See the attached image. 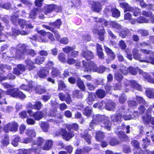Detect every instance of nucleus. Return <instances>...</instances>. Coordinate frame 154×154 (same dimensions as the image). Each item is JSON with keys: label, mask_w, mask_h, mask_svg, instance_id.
I'll return each mask as SVG.
<instances>
[{"label": "nucleus", "mask_w": 154, "mask_h": 154, "mask_svg": "<svg viewBox=\"0 0 154 154\" xmlns=\"http://www.w3.org/2000/svg\"><path fill=\"white\" fill-rule=\"evenodd\" d=\"M66 128L67 131L65 128H60L59 134L62 136L63 139L68 141L75 136L74 132L72 130L77 131L79 129V126L78 124L74 123L66 125Z\"/></svg>", "instance_id": "1"}, {"label": "nucleus", "mask_w": 154, "mask_h": 154, "mask_svg": "<svg viewBox=\"0 0 154 154\" xmlns=\"http://www.w3.org/2000/svg\"><path fill=\"white\" fill-rule=\"evenodd\" d=\"M91 123L95 125L99 124L102 127L110 130L111 124L108 117L104 115L99 114L94 115L92 117Z\"/></svg>", "instance_id": "2"}, {"label": "nucleus", "mask_w": 154, "mask_h": 154, "mask_svg": "<svg viewBox=\"0 0 154 154\" xmlns=\"http://www.w3.org/2000/svg\"><path fill=\"white\" fill-rule=\"evenodd\" d=\"M62 23L60 19H57L54 22H50L48 23L50 26L46 25H43V26L45 28L51 31L55 35L58 33L57 30L56 29H59L60 26L62 24Z\"/></svg>", "instance_id": "3"}, {"label": "nucleus", "mask_w": 154, "mask_h": 154, "mask_svg": "<svg viewBox=\"0 0 154 154\" xmlns=\"http://www.w3.org/2000/svg\"><path fill=\"white\" fill-rule=\"evenodd\" d=\"M7 95L16 98L24 100L26 97V95L22 91H20L18 88H14L8 89L6 91Z\"/></svg>", "instance_id": "4"}, {"label": "nucleus", "mask_w": 154, "mask_h": 154, "mask_svg": "<svg viewBox=\"0 0 154 154\" xmlns=\"http://www.w3.org/2000/svg\"><path fill=\"white\" fill-rule=\"evenodd\" d=\"M26 49L25 47V44H23L21 46L16 48L14 56L13 57L18 60L24 59L25 52Z\"/></svg>", "instance_id": "5"}, {"label": "nucleus", "mask_w": 154, "mask_h": 154, "mask_svg": "<svg viewBox=\"0 0 154 154\" xmlns=\"http://www.w3.org/2000/svg\"><path fill=\"white\" fill-rule=\"evenodd\" d=\"M18 127L17 123L13 121L12 122L7 123L3 127V131L5 133H8L9 131L16 132Z\"/></svg>", "instance_id": "6"}, {"label": "nucleus", "mask_w": 154, "mask_h": 154, "mask_svg": "<svg viewBox=\"0 0 154 154\" xmlns=\"http://www.w3.org/2000/svg\"><path fill=\"white\" fill-rule=\"evenodd\" d=\"M83 66L85 67V71L87 72H96L97 65L93 61H91L88 63L84 60L82 61Z\"/></svg>", "instance_id": "7"}, {"label": "nucleus", "mask_w": 154, "mask_h": 154, "mask_svg": "<svg viewBox=\"0 0 154 154\" xmlns=\"http://www.w3.org/2000/svg\"><path fill=\"white\" fill-rule=\"evenodd\" d=\"M27 112L30 117H33L36 121H39L41 119L44 115L42 111H37L33 112L32 110L29 109L27 110Z\"/></svg>", "instance_id": "8"}, {"label": "nucleus", "mask_w": 154, "mask_h": 154, "mask_svg": "<svg viewBox=\"0 0 154 154\" xmlns=\"http://www.w3.org/2000/svg\"><path fill=\"white\" fill-rule=\"evenodd\" d=\"M92 31L94 34L98 35V38L101 41L103 42L104 40V35L106 34V31L103 27L100 29L93 28Z\"/></svg>", "instance_id": "9"}, {"label": "nucleus", "mask_w": 154, "mask_h": 154, "mask_svg": "<svg viewBox=\"0 0 154 154\" xmlns=\"http://www.w3.org/2000/svg\"><path fill=\"white\" fill-rule=\"evenodd\" d=\"M80 136L81 138L83 139L88 144H91L92 137L89 134V131L86 129L84 130L80 133Z\"/></svg>", "instance_id": "10"}, {"label": "nucleus", "mask_w": 154, "mask_h": 154, "mask_svg": "<svg viewBox=\"0 0 154 154\" xmlns=\"http://www.w3.org/2000/svg\"><path fill=\"white\" fill-rule=\"evenodd\" d=\"M49 74V70L46 67H41L37 72V75L41 79H45Z\"/></svg>", "instance_id": "11"}, {"label": "nucleus", "mask_w": 154, "mask_h": 154, "mask_svg": "<svg viewBox=\"0 0 154 154\" xmlns=\"http://www.w3.org/2000/svg\"><path fill=\"white\" fill-rule=\"evenodd\" d=\"M26 69L25 66L23 64H19L17 65V67L13 69V73L17 75H19L24 72Z\"/></svg>", "instance_id": "12"}, {"label": "nucleus", "mask_w": 154, "mask_h": 154, "mask_svg": "<svg viewBox=\"0 0 154 154\" xmlns=\"http://www.w3.org/2000/svg\"><path fill=\"white\" fill-rule=\"evenodd\" d=\"M40 11L46 15L51 14L53 12V4L45 5L42 8L40 9Z\"/></svg>", "instance_id": "13"}, {"label": "nucleus", "mask_w": 154, "mask_h": 154, "mask_svg": "<svg viewBox=\"0 0 154 154\" xmlns=\"http://www.w3.org/2000/svg\"><path fill=\"white\" fill-rule=\"evenodd\" d=\"M82 54V56L88 61L92 60L94 58L93 53L91 51L88 50L83 51Z\"/></svg>", "instance_id": "14"}, {"label": "nucleus", "mask_w": 154, "mask_h": 154, "mask_svg": "<svg viewBox=\"0 0 154 154\" xmlns=\"http://www.w3.org/2000/svg\"><path fill=\"white\" fill-rule=\"evenodd\" d=\"M93 20L94 22L96 23L97 24H101L103 25L104 24V26L107 27L108 25H109L110 22L107 21L104 18L102 17L98 18L97 17H92Z\"/></svg>", "instance_id": "15"}, {"label": "nucleus", "mask_w": 154, "mask_h": 154, "mask_svg": "<svg viewBox=\"0 0 154 154\" xmlns=\"http://www.w3.org/2000/svg\"><path fill=\"white\" fill-rule=\"evenodd\" d=\"M57 111L55 109H51L49 112L48 116L54 117L57 119H61L63 115L60 113H57Z\"/></svg>", "instance_id": "16"}, {"label": "nucleus", "mask_w": 154, "mask_h": 154, "mask_svg": "<svg viewBox=\"0 0 154 154\" xmlns=\"http://www.w3.org/2000/svg\"><path fill=\"white\" fill-rule=\"evenodd\" d=\"M96 51L97 54L100 59H104V54L103 51V48L101 45L98 43L96 44Z\"/></svg>", "instance_id": "17"}, {"label": "nucleus", "mask_w": 154, "mask_h": 154, "mask_svg": "<svg viewBox=\"0 0 154 154\" xmlns=\"http://www.w3.org/2000/svg\"><path fill=\"white\" fill-rule=\"evenodd\" d=\"M91 8L92 11L99 13L102 9V5L100 2H94L91 5Z\"/></svg>", "instance_id": "18"}, {"label": "nucleus", "mask_w": 154, "mask_h": 154, "mask_svg": "<svg viewBox=\"0 0 154 154\" xmlns=\"http://www.w3.org/2000/svg\"><path fill=\"white\" fill-rule=\"evenodd\" d=\"M38 149V147H31L27 149H22L19 150L18 154H31L32 152H35Z\"/></svg>", "instance_id": "19"}, {"label": "nucleus", "mask_w": 154, "mask_h": 154, "mask_svg": "<svg viewBox=\"0 0 154 154\" xmlns=\"http://www.w3.org/2000/svg\"><path fill=\"white\" fill-rule=\"evenodd\" d=\"M53 141L50 139L46 140L42 147V149L45 150H49L52 148L53 146Z\"/></svg>", "instance_id": "20"}, {"label": "nucleus", "mask_w": 154, "mask_h": 154, "mask_svg": "<svg viewBox=\"0 0 154 154\" xmlns=\"http://www.w3.org/2000/svg\"><path fill=\"white\" fill-rule=\"evenodd\" d=\"M137 2H139L140 3V6L142 8H147V9L148 10H153L154 5L152 4H147L145 3L144 2V0H135Z\"/></svg>", "instance_id": "21"}, {"label": "nucleus", "mask_w": 154, "mask_h": 154, "mask_svg": "<svg viewBox=\"0 0 154 154\" xmlns=\"http://www.w3.org/2000/svg\"><path fill=\"white\" fill-rule=\"evenodd\" d=\"M104 48L106 54L111 60H114L116 57V55L112 50L106 46H104Z\"/></svg>", "instance_id": "22"}, {"label": "nucleus", "mask_w": 154, "mask_h": 154, "mask_svg": "<svg viewBox=\"0 0 154 154\" xmlns=\"http://www.w3.org/2000/svg\"><path fill=\"white\" fill-rule=\"evenodd\" d=\"M26 69L29 71H31L36 68L34 65V63L30 59H28L25 60Z\"/></svg>", "instance_id": "23"}, {"label": "nucleus", "mask_w": 154, "mask_h": 154, "mask_svg": "<svg viewBox=\"0 0 154 154\" xmlns=\"http://www.w3.org/2000/svg\"><path fill=\"white\" fill-rule=\"evenodd\" d=\"M139 73H141L143 77L148 82L154 84V78H152L149 74L143 72L142 70L140 71Z\"/></svg>", "instance_id": "24"}, {"label": "nucleus", "mask_w": 154, "mask_h": 154, "mask_svg": "<svg viewBox=\"0 0 154 154\" xmlns=\"http://www.w3.org/2000/svg\"><path fill=\"white\" fill-rule=\"evenodd\" d=\"M122 116L121 114L117 113L112 115L110 116L111 120L113 122H121Z\"/></svg>", "instance_id": "25"}, {"label": "nucleus", "mask_w": 154, "mask_h": 154, "mask_svg": "<svg viewBox=\"0 0 154 154\" xmlns=\"http://www.w3.org/2000/svg\"><path fill=\"white\" fill-rule=\"evenodd\" d=\"M109 144L112 146H115L119 143V141L116 137H109L108 138V140Z\"/></svg>", "instance_id": "26"}, {"label": "nucleus", "mask_w": 154, "mask_h": 154, "mask_svg": "<svg viewBox=\"0 0 154 154\" xmlns=\"http://www.w3.org/2000/svg\"><path fill=\"white\" fill-rule=\"evenodd\" d=\"M33 87V85L31 82H29L27 85L22 84L19 86L20 89L27 91H31Z\"/></svg>", "instance_id": "27"}, {"label": "nucleus", "mask_w": 154, "mask_h": 154, "mask_svg": "<svg viewBox=\"0 0 154 154\" xmlns=\"http://www.w3.org/2000/svg\"><path fill=\"white\" fill-rule=\"evenodd\" d=\"M76 85L81 91H85L86 87L84 83L80 78L79 77L78 78Z\"/></svg>", "instance_id": "28"}, {"label": "nucleus", "mask_w": 154, "mask_h": 154, "mask_svg": "<svg viewBox=\"0 0 154 154\" xmlns=\"http://www.w3.org/2000/svg\"><path fill=\"white\" fill-rule=\"evenodd\" d=\"M51 75L53 78H57L60 75V72L58 69L57 67H54L51 69Z\"/></svg>", "instance_id": "29"}, {"label": "nucleus", "mask_w": 154, "mask_h": 154, "mask_svg": "<svg viewBox=\"0 0 154 154\" xmlns=\"http://www.w3.org/2000/svg\"><path fill=\"white\" fill-rule=\"evenodd\" d=\"M95 94L99 98L103 99L106 96V94L105 91L103 89H98L95 92Z\"/></svg>", "instance_id": "30"}, {"label": "nucleus", "mask_w": 154, "mask_h": 154, "mask_svg": "<svg viewBox=\"0 0 154 154\" xmlns=\"http://www.w3.org/2000/svg\"><path fill=\"white\" fill-rule=\"evenodd\" d=\"M58 89L60 90L66 91L67 89V86L64 81L60 80L58 81Z\"/></svg>", "instance_id": "31"}, {"label": "nucleus", "mask_w": 154, "mask_h": 154, "mask_svg": "<svg viewBox=\"0 0 154 154\" xmlns=\"http://www.w3.org/2000/svg\"><path fill=\"white\" fill-rule=\"evenodd\" d=\"M44 139L41 137H39L37 138L36 142H34L32 144V147H33V146L34 145H37L38 146H42L44 142Z\"/></svg>", "instance_id": "32"}, {"label": "nucleus", "mask_w": 154, "mask_h": 154, "mask_svg": "<svg viewBox=\"0 0 154 154\" xmlns=\"http://www.w3.org/2000/svg\"><path fill=\"white\" fill-rule=\"evenodd\" d=\"M119 6L120 7L124 9V12H125L128 11H130L131 10V7H130L128 4L125 2L120 3Z\"/></svg>", "instance_id": "33"}, {"label": "nucleus", "mask_w": 154, "mask_h": 154, "mask_svg": "<svg viewBox=\"0 0 154 154\" xmlns=\"http://www.w3.org/2000/svg\"><path fill=\"white\" fill-rule=\"evenodd\" d=\"M6 94V91H5L2 89H0V104H2L4 103H6L5 96Z\"/></svg>", "instance_id": "34"}, {"label": "nucleus", "mask_w": 154, "mask_h": 154, "mask_svg": "<svg viewBox=\"0 0 154 154\" xmlns=\"http://www.w3.org/2000/svg\"><path fill=\"white\" fill-rule=\"evenodd\" d=\"M129 33V30L127 29H122L119 32V36L122 38H125Z\"/></svg>", "instance_id": "35"}, {"label": "nucleus", "mask_w": 154, "mask_h": 154, "mask_svg": "<svg viewBox=\"0 0 154 154\" xmlns=\"http://www.w3.org/2000/svg\"><path fill=\"white\" fill-rule=\"evenodd\" d=\"M29 137L31 138L35 137L36 135V133L35 130L33 129H27L25 133Z\"/></svg>", "instance_id": "36"}, {"label": "nucleus", "mask_w": 154, "mask_h": 154, "mask_svg": "<svg viewBox=\"0 0 154 154\" xmlns=\"http://www.w3.org/2000/svg\"><path fill=\"white\" fill-rule=\"evenodd\" d=\"M118 135L121 140L125 141H126L128 140V136L125 134L124 131H119Z\"/></svg>", "instance_id": "37"}, {"label": "nucleus", "mask_w": 154, "mask_h": 154, "mask_svg": "<svg viewBox=\"0 0 154 154\" xmlns=\"http://www.w3.org/2000/svg\"><path fill=\"white\" fill-rule=\"evenodd\" d=\"M112 17L118 18L120 16V13L119 10L116 8H112L110 10Z\"/></svg>", "instance_id": "38"}, {"label": "nucleus", "mask_w": 154, "mask_h": 154, "mask_svg": "<svg viewBox=\"0 0 154 154\" xmlns=\"http://www.w3.org/2000/svg\"><path fill=\"white\" fill-rule=\"evenodd\" d=\"M139 50L138 49L134 48L132 50V54L134 59L140 60L141 54L139 53Z\"/></svg>", "instance_id": "39"}, {"label": "nucleus", "mask_w": 154, "mask_h": 154, "mask_svg": "<svg viewBox=\"0 0 154 154\" xmlns=\"http://www.w3.org/2000/svg\"><path fill=\"white\" fill-rule=\"evenodd\" d=\"M25 47L26 50V52H25V54H26L27 55H30L32 57H33L36 55V53L34 49H27V46L25 44Z\"/></svg>", "instance_id": "40"}, {"label": "nucleus", "mask_w": 154, "mask_h": 154, "mask_svg": "<svg viewBox=\"0 0 154 154\" xmlns=\"http://www.w3.org/2000/svg\"><path fill=\"white\" fill-rule=\"evenodd\" d=\"M104 134L100 131L96 132L95 138L96 140L99 142L101 141L104 138Z\"/></svg>", "instance_id": "41"}, {"label": "nucleus", "mask_w": 154, "mask_h": 154, "mask_svg": "<svg viewBox=\"0 0 154 154\" xmlns=\"http://www.w3.org/2000/svg\"><path fill=\"white\" fill-rule=\"evenodd\" d=\"M115 79L118 82L121 83L122 81L123 76V75L119 72H116L114 74Z\"/></svg>", "instance_id": "42"}, {"label": "nucleus", "mask_w": 154, "mask_h": 154, "mask_svg": "<svg viewBox=\"0 0 154 154\" xmlns=\"http://www.w3.org/2000/svg\"><path fill=\"white\" fill-rule=\"evenodd\" d=\"M92 112V110L90 107L88 106H87L84 109L83 114L88 117H89L91 115Z\"/></svg>", "instance_id": "43"}, {"label": "nucleus", "mask_w": 154, "mask_h": 154, "mask_svg": "<svg viewBox=\"0 0 154 154\" xmlns=\"http://www.w3.org/2000/svg\"><path fill=\"white\" fill-rule=\"evenodd\" d=\"M142 119L144 124L146 125H147L150 123L152 117L150 115H146V116H142Z\"/></svg>", "instance_id": "44"}, {"label": "nucleus", "mask_w": 154, "mask_h": 154, "mask_svg": "<svg viewBox=\"0 0 154 154\" xmlns=\"http://www.w3.org/2000/svg\"><path fill=\"white\" fill-rule=\"evenodd\" d=\"M72 95L74 97L81 98L83 97L82 93L80 90L75 89L73 91Z\"/></svg>", "instance_id": "45"}, {"label": "nucleus", "mask_w": 154, "mask_h": 154, "mask_svg": "<svg viewBox=\"0 0 154 154\" xmlns=\"http://www.w3.org/2000/svg\"><path fill=\"white\" fill-rule=\"evenodd\" d=\"M109 25L110 27H111L118 30H120L122 29V26L121 25L116 21H112L110 22Z\"/></svg>", "instance_id": "46"}, {"label": "nucleus", "mask_w": 154, "mask_h": 154, "mask_svg": "<svg viewBox=\"0 0 154 154\" xmlns=\"http://www.w3.org/2000/svg\"><path fill=\"white\" fill-rule=\"evenodd\" d=\"M38 11V8H34L29 13L30 18L32 19H35L37 14V12Z\"/></svg>", "instance_id": "47"}, {"label": "nucleus", "mask_w": 154, "mask_h": 154, "mask_svg": "<svg viewBox=\"0 0 154 154\" xmlns=\"http://www.w3.org/2000/svg\"><path fill=\"white\" fill-rule=\"evenodd\" d=\"M75 49V47H71L70 46H66L64 48H63V51L66 54L70 53L71 52Z\"/></svg>", "instance_id": "48"}, {"label": "nucleus", "mask_w": 154, "mask_h": 154, "mask_svg": "<svg viewBox=\"0 0 154 154\" xmlns=\"http://www.w3.org/2000/svg\"><path fill=\"white\" fill-rule=\"evenodd\" d=\"M36 92L39 94H42L46 91V89L41 86H37L35 89Z\"/></svg>", "instance_id": "49"}, {"label": "nucleus", "mask_w": 154, "mask_h": 154, "mask_svg": "<svg viewBox=\"0 0 154 154\" xmlns=\"http://www.w3.org/2000/svg\"><path fill=\"white\" fill-rule=\"evenodd\" d=\"M134 154H154V150L151 151L149 150H140L134 153Z\"/></svg>", "instance_id": "50"}, {"label": "nucleus", "mask_w": 154, "mask_h": 154, "mask_svg": "<svg viewBox=\"0 0 154 154\" xmlns=\"http://www.w3.org/2000/svg\"><path fill=\"white\" fill-rule=\"evenodd\" d=\"M115 104L114 103H107L105 106V108L108 110H113L115 107Z\"/></svg>", "instance_id": "51"}, {"label": "nucleus", "mask_w": 154, "mask_h": 154, "mask_svg": "<svg viewBox=\"0 0 154 154\" xmlns=\"http://www.w3.org/2000/svg\"><path fill=\"white\" fill-rule=\"evenodd\" d=\"M58 60L61 62L65 63L66 62V59L65 54L63 53H60L57 56Z\"/></svg>", "instance_id": "52"}, {"label": "nucleus", "mask_w": 154, "mask_h": 154, "mask_svg": "<svg viewBox=\"0 0 154 154\" xmlns=\"http://www.w3.org/2000/svg\"><path fill=\"white\" fill-rule=\"evenodd\" d=\"M45 57H43L38 56L36 57L35 59V63L37 64L40 65L42 64V63L45 61Z\"/></svg>", "instance_id": "53"}, {"label": "nucleus", "mask_w": 154, "mask_h": 154, "mask_svg": "<svg viewBox=\"0 0 154 154\" xmlns=\"http://www.w3.org/2000/svg\"><path fill=\"white\" fill-rule=\"evenodd\" d=\"M137 23H147L148 22V20L145 17L140 16L137 18Z\"/></svg>", "instance_id": "54"}, {"label": "nucleus", "mask_w": 154, "mask_h": 154, "mask_svg": "<svg viewBox=\"0 0 154 154\" xmlns=\"http://www.w3.org/2000/svg\"><path fill=\"white\" fill-rule=\"evenodd\" d=\"M62 6L53 4V11H55L57 13H61L62 12Z\"/></svg>", "instance_id": "55"}, {"label": "nucleus", "mask_w": 154, "mask_h": 154, "mask_svg": "<svg viewBox=\"0 0 154 154\" xmlns=\"http://www.w3.org/2000/svg\"><path fill=\"white\" fill-rule=\"evenodd\" d=\"M108 68L104 66L100 65L98 67L97 66L96 70V72H97L99 73H103Z\"/></svg>", "instance_id": "56"}, {"label": "nucleus", "mask_w": 154, "mask_h": 154, "mask_svg": "<svg viewBox=\"0 0 154 154\" xmlns=\"http://www.w3.org/2000/svg\"><path fill=\"white\" fill-rule=\"evenodd\" d=\"M15 136L14 138L11 142V144L14 146H17L18 143L20 140V137L16 135Z\"/></svg>", "instance_id": "57"}, {"label": "nucleus", "mask_w": 154, "mask_h": 154, "mask_svg": "<svg viewBox=\"0 0 154 154\" xmlns=\"http://www.w3.org/2000/svg\"><path fill=\"white\" fill-rule=\"evenodd\" d=\"M2 143L5 146H6L9 144V137L8 135H4V138L2 141Z\"/></svg>", "instance_id": "58"}, {"label": "nucleus", "mask_w": 154, "mask_h": 154, "mask_svg": "<svg viewBox=\"0 0 154 154\" xmlns=\"http://www.w3.org/2000/svg\"><path fill=\"white\" fill-rule=\"evenodd\" d=\"M40 127L45 132H47L48 131V129L49 128V125L46 122H42Z\"/></svg>", "instance_id": "59"}, {"label": "nucleus", "mask_w": 154, "mask_h": 154, "mask_svg": "<svg viewBox=\"0 0 154 154\" xmlns=\"http://www.w3.org/2000/svg\"><path fill=\"white\" fill-rule=\"evenodd\" d=\"M34 109L38 111L40 110L43 106V104L40 101H36L35 102Z\"/></svg>", "instance_id": "60"}, {"label": "nucleus", "mask_w": 154, "mask_h": 154, "mask_svg": "<svg viewBox=\"0 0 154 154\" xmlns=\"http://www.w3.org/2000/svg\"><path fill=\"white\" fill-rule=\"evenodd\" d=\"M132 145L135 149H138L140 148V143L138 140H132L131 142Z\"/></svg>", "instance_id": "61"}, {"label": "nucleus", "mask_w": 154, "mask_h": 154, "mask_svg": "<svg viewBox=\"0 0 154 154\" xmlns=\"http://www.w3.org/2000/svg\"><path fill=\"white\" fill-rule=\"evenodd\" d=\"M147 96L149 98L154 97V90L149 89L146 91Z\"/></svg>", "instance_id": "62"}, {"label": "nucleus", "mask_w": 154, "mask_h": 154, "mask_svg": "<svg viewBox=\"0 0 154 154\" xmlns=\"http://www.w3.org/2000/svg\"><path fill=\"white\" fill-rule=\"evenodd\" d=\"M140 10L137 8H132L131 7V10L130 11L132 12L133 15L135 16H137L140 14Z\"/></svg>", "instance_id": "63"}, {"label": "nucleus", "mask_w": 154, "mask_h": 154, "mask_svg": "<svg viewBox=\"0 0 154 154\" xmlns=\"http://www.w3.org/2000/svg\"><path fill=\"white\" fill-rule=\"evenodd\" d=\"M64 149L66 151L67 153L71 154L73 151V147L71 145H69L66 146Z\"/></svg>", "instance_id": "64"}]
</instances>
